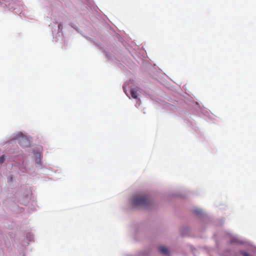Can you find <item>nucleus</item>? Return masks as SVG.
Masks as SVG:
<instances>
[{"label":"nucleus","mask_w":256,"mask_h":256,"mask_svg":"<svg viewBox=\"0 0 256 256\" xmlns=\"http://www.w3.org/2000/svg\"><path fill=\"white\" fill-rule=\"evenodd\" d=\"M150 203L149 198L145 196H136L133 198L132 204L134 207L147 206Z\"/></svg>","instance_id":"nucleus-1"},{"label":"nucleus","mask_w":256,"mask_h":256,"mask_svg":"<svg viewBox=\"0 0 256 256\" xmlns=\"http://www.w3.org/2000/svg\"><path fill=\"white\" fill-rule=\"evenodd\" d=\"M20 134V138L19 140L20 144L22 146H26L29 144V142H28V140H27V138H24L22 136V134Z\"/></svg>","instance_id":"nucleus-2"},{"label":"nucleus","mask_w":256,"mask_h":256,"mask_svg":"<svg viewBox=\"0 0 256 256\" xmlns=\"http://www.w3.org/2000/svg\"><path fill=\"white\" fill-rule=\"evenodd\" d=\"M159 250L160 252L166 255H168L169 253L168 249L164 246L160 247Z\"/></svg>","instance_id":"nucleus-3"},{"label":"nucleus","mask_w":256,"mask_h":256,"mask_svg":"<svg viewBox=\"0 0 256 256\" xmlns=\"http://www.w3.org/2000/svg\"><path fill=\"white\" fill-rule=\"evenodd\" d=\"M130 94L131 96L134 98H136L138 97V93L136 90H135L134 88H130Z\"/></svg>","instance_id":"nucleus-4"},{"label":"nucleus","mask_w":256,"mask_h":256,"mask_svg":"<svg viewBox=\"0 0 256 256\" xmlns=\"http://www.w3.org/2000/svg\"><path fill=\"white\" fill-rule=\"evenodd\" d=\"M4 156H2L0 158V164H2L4 162Z\"/></svg>","instance_id":"nucleus-5"},{"label":"nucleus","mask_w":256,"mask_h":256,"mask_svg":"<svg viewBox=\"0 0 256 256\" xmlns=\"http://www.w3.org/2000/svg\"><path fill=\"white\" fill-rule=\"evenodd\" d=\"M242 254L243 256H250L249 254L246 252H242Z\"/></svg>","instance_id":"nucleus-6"},{"label":"nucleus","mask_w":256,"mask_h":256,"mask_svg":"<svg viewBox=\"0 0 256 256\" xmlns=\"http://www.w3.org/2000/svg\"><path fill=\"white\" fill-rule=\"evenodd\" d=\"M196 212L198 214H200V211H196Z\"/></svg>","instance_id":"nucleus-7"},{"label":"nucleus","mask_w":256,"mask_h":256,"mask_svg":"<svg viewBox=\"0 0 256 256\" xmlns=\"http://www.w3.org/2000/svg\"><path fill=\"white\" fill-rule=\"evenodd\" d=\"M10 180H12V177L10 178Z\"/></svg>","instance_id":"nucleus-8"}]
</instances>
